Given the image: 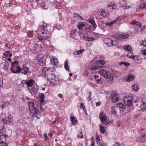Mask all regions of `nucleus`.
<instances>
[{"label": "nucleus", "mask_w": 146, "mask_h": 146, "mask_svg": "<svg viewBox=\"0 0 146 146\" xmlns=\"http://www.w3.org/2000/svg\"><path fill=\"white\" fill-rule=\"evenodd\" d=\"M42 74L43 77L47 78L49 81L54 80L55 78V76L52 74V71L48 69L46 67H44L43 69Z\"/></svg>", "instance_id": "f257e3e1"}, {"label": "nucleus", "mask_w": 146, "mask_h": 146, "mask_svg": "<svg viewBox=\"0 0 146 146\" xmlns=\"http://www.w3.org/2000/svg\"><path fill=\"white\" fill-rule=\"evenodd\" d=\"M98 72L105 78L110 81L113 80V77L114 74L113 73L111 70H109L107 72L106 70L102 69L99 70Z\"/></svg>", "instance_id": "f03ea898"}, {"label": "nucleus", "mask_w": 146, "mask_h": 146, "mask_svg": "<svg viewBox=\"0 0 146 146\" xmlns=\"http://www.w3.org/2000/svg\"><path fill=\"white\" fill-rule=\"evenodd\" d=\"M34 101L33 100H31V101L29 103V110L32 114L34 115L36 117L39 119V118L38 117V110L35 106L34 103Z\"/></svg>", "instance_id": "7ed1b4c3"}, {"label": "nucleus", "mask_w": 146, "mask_h": 146, "mask_svg": "<svg viewBox=\"0 0 146 146\" xmlns=\"http://www.w3.org/2000/svg\"><path fill=\"white\" fill-rule=\"evenodd\" d=\"M133 96L131 94H126L123 98L124 103L127 106H130L132 105Z\"/></svg>", "instance_id": "20e7f679"}, {"label": "nucleus", "mask_w": 146, "mask_h": 146, "mask_svg": "<svg viewBox=\"0 0 146 146\" xmlns=\"http://www.w3.org/2000/svg\"><path fill=\"white\" fill-rule=\"evenodd\" d=\"M18 62L17 61H15L12 63L11 70L13 73H17L20 72L21 68L18 65Z\"/></svg>", "instance_id": "39448f33"}, {"label": "nucleus", "mask_w": 146, "mask_h": 146, "mask_svg": "<svg viewBox=\"0 0 146 146\" xmlns=\"http://www.w3.org/2000/svg\"><path fill=\"white\" fill-rule=\"evenodd\" d=\"M141 104L140 106L141 109L142 110H145L146 109V96H143L141 99Z\"/></svg>", "instance_id": "423d86ee"}, {"label": "nucleus", "mask_w": 146, "mask_h": 146, "mask_svg": "<svg viewBox=\"0 0 146 146\" xmlns=\"http://www.w3.org/2000/svg\"><path fill=\"white\" fill-rule=\"evenodd\" d=\"M111 100L113 103H115L119 100L116 92H112L111 93Z\"/></svg>", "instance_id": "0eeeda50"}, {"label": "nucleus", "mask_w": 146, "mask_h": 146, "mask_svg": "<svg viewBox=\"0 0 146 146\" xmlns=\"http://www.w3.org/2000/svg\"><path fill=\"white\" fill-rule=\"evenodd\" d=\"M129 36V35L128 34H118L116 35V38L119 40H121L128 38Z\"/></svg>", "instance_id": "6e6552de"}, {"label": "nucleus", "mask_w": 146, "mask_h": 146, "mask_svg": "<svg viewBox=\"0 0 146 146\" xmlns=\"http://www.w3.org/2000/svg\"><path fill=\"white\" fill-rule=\"evenodd\" d=\"M29 68L26 67L25 65H23L20 69V72L24 74H26L29 72Z\"/></svg>", "instance_id": "1a4fd4ad"}, {"label": "nucleus", "mask_w": 146, "mask_h": 146, "mask_svg": "<svg viewBox=\"0 0 146 146\" xmlns=\"http://www.w3.org/2000/svg\"><path fill=\"white\" fill-rule=\"evenodd\" d=\"M104 41L105 44L109 46H111L113 45V41L110 38H104Z\"/></svg>", "instance_id": "9d476101"}, {"label": "nucleus", "mask_w": 146, "mask_h": 146, "mask_svg": "<svg viewBox=\"0 0 146 146\" xmlns=\"http://www.w3.org/2000/svg\"><path fill=\"white\" fill-rule=\"evenodd\" d=\"M28 88L29 91L32 95H35L38 91L37 88L34 87H32V88L31 87V88Z\"/></svg>", "instance_id": "9b49d317"}, {"label": "nucleus", "mask_w": 146, "mask_h": 146, "mask_svg": "<svg viewBox=\"0 0 146 146\" xmlns=\"http://www.w3.org/2000/svg\"><path fill=\"white\" fill-rule=\"evenodd\" d=\"M81 37L86 41H92L94 40V39L93 37H87L83 35H81Z\"/></svg>", "instance_id": "f8f14e48"}, {"label": "nucleus", "mask_w": 146, "mask_h": 146, "mask_svg": "<svg viewBox=\"0 0 146 146\" xmlns=\"http://www.w3.org/2000/svg\"><path fill=\"white\" fill-rule=\"evenodd\" d=\"M34 82V81L33 80L31 79L28 82H26L25 84L27 86L28 88H31L32 87L33 83Z\"/></svg>", "instance_id": "ddd939ff"}, {"label": "nucleus", "mask_w": 146, "mask_h": 146, "mask_svg": "<svg viewBox=\"0 0 146 146\" xmlns=\"http://www.w3.org/2000/svg\"><path fill=\"white\" fill-rule=\"evenodd\" d=\"M111 113L113 115H116L118 109V108L116 106H113L111 107Z\"/></svg>", "instance_id": "4468645a"}, {"label": "nucleus", "mask_w": 146, "mask_h": 146, "mask_svg": "<svg viewBox=\"0 0 146 146\" xmlns=\"http://www.w3.org/2000/svg\"><path fill=\"white\" fill-rule=\"evenodd\" d=\"M42 23L43 24L41 25V29L42 31H45V32H47L48 31L46 27L47 24L44 22H43Z\"/></svg>", "instance_id": "2eb2a0df"}, {"label": "nucleus", "mask_w": 146, "mask_h": 146, "mask_svg": "<svg viewBox=\"0 0 146 146\" xmlns=\"http://www.w3.org/2000/svg\"><path fill=\"white\" fill-rule=\"evenodd\" d=\"M39 100L42 104V103L44 102V95L43 93H41L38 97Z\"/></svg>", "instance_id": "dca6fc26"}, {"label": "nucleus", "mask_w": 146, "mask_h": 146, "mask_svg": "<svg viewBox=\"0 0 146 146\" xmlns=\"http://www.w3.org/2000/svg\"><path fill=\"white\" fill-rule=\"evenodd\" d=\"M50 59L51 62L52 63L54 64L57 63L58 62V60L57 58L54 56H50Z\"/></svg>", "instance_id": "f3484780"}, {"label": "nucleus", "mask_w": 146, "mask_h": 146, "mask_svg": "<svg viewBox=\"0 0 146 146\" xmlns=\"http://www.w3.org/2000/svg\"><path fill=\"white\" fill-rule=\"evenodd\" d=\"M120 7L124 9H127L130 8V6L127 4L122 3L120 4Z\"/></svg>", "instance_id": "a211bd4d"}, {"label": "nucleus", "mask_w": 146, "mask_h": 146, "mask_svg": "<svg viewBox=\"0 0 146 146\" xmlns=\"http://www.w3.org/2000/svg\"><path fill=\"white\" fill-rule=\"evenodd\" d=\"M99 116L101 121L106 119V115L103 112L100 113Z\"/></svg>", "instance_id": "6ab92c4d"}, {"label": "nucleus", "mask_w": 146, "mask_h": 146, "mask_svg": "<svg viewBox=\"0 0 146 146\" xmlns=\"http://www.w3.org/2000/svg\"><path fill=\"white\" fill-rule=\"evenodd\" d=\"M70 118L71 121L73 125H75L78 122L77 119H76V117H71Z\"/></svg>", "instance_id": "aec40b11"}, {"label": "nucleus", "mask_w": 146, "mask_h": 146, "mask_svg": "<svg viewBox=\"0 0 146 146\" xmlns=\"http://www.w3.org/2000/svg\"><path fill=\"white\" fill-rule=\"evenodd\" d=\"M116 104L118 107L124 109L126 108V106L121 103H117Z\"/></svg>", "instance_id": "412c9836"}, {"label": "nucleus", "mask_w": 146, "mask_h": 146, "mask_svg": "<svg viewBox=\"0 0 146 146\" xmlns=\"http://www.w3.org/2000/svg\"><path fill=\"white\" fill-rule=\"evenodd\" d=\"M134 79V76L132 74H130L129 75L127 80L128 82H131Z\"/></svg>", "instance_id": "4be33fe9"}, {"label": "nucleus", "mask_w": 146, "mask_h": 146, "mask_svg": "<svg viewBox=\"0 0 146 146\" xmlns=\"http://www.w3.org/2000/svg\"><path fill=\"white\" fill-rule=\"evenodd\" d=\"M9 64L7 62H5L3 65V68L5 70L7 71V70L9 68Z\"/></svg>", "instance_id": "5701e85b"}, {"label": "nucleus", "mask_w": 146, "mask_h": 146, "mask_svg": "<svg viewBox=\"0 0 146 146\" xmlns=\"http://www.w3.org/2000/svg\"><path fill=\"white\" fill-rule=\"evenodd\" d=\"M139 7L142 9H146V3L144 2H141L139 5Z\"/></svg>", "instance_id": "b1692460"}, {"label": "nucleus", "mask_w": 146, "mask_h": 146, "mask_svg": "<svg viewBox=\"0 0 146 146\" xmlns=\"http://www.w3.org/2000/svg\"><path fill=\"white\" fill-rule=\"evenodd\" d=\"M85 25V24L82 22L79 23L78 24V28L79 30H81L82 27L84 26Z\"/></svg>", "instance_id": "393cba45"}, {"label": "nucleus", "mask_w": 146, "mask_h": 146, "mask_svg": "<svg viewBox=\"0 0 146 146\" xmlns=\"http://www.w3.org/2000/svg\"><path fill=\"white\" fill-rule=\"evenodd\" d=\"M132 88L133 90H134L136 92L138 91L139 88L138 86L137 85H133L132 86Z\"/></svg>", "instance_id": "a878e982"}, {"label": "nucleus", "mask_w": 146, "mask_h": 146, "mask_svg": "<svg viewBox=\"0 0 146 146\" xmlns=\"http://www.w3.org/2000/svg\"><path fill=\"white\" fill-rule=\"evenodd\" d=\"M102 66H91L90 68L93 70H96L99 68H102Z\"/></svg>", "instance_id": "bb28decb"}, {"label": "nucleus", "mask_w": 146, "mask_h": 146, "mask_svg": "<svg viewBox=\"0 0 146 146\" xmlns=\"http://www.w3.org/2000/svg\"><path fill=\"white\" fill-rule=\"evenodd\" d=\"M12 53L10 52L9 51H7L4 53V55L6 57H9L10 58L12 56Z\"/></svg>", "instance_id": "cd10ccee"}, {"label": "nucleus", "mask_w": 146, "mask_h": 146, "mask_svg": "<svg viewBox=\"0 0 146 146\" xmlns=\"http://www.w3.org/2000/svg\"><path fill=\"white\" fill-rule=\"evenodd\" d=\"M64 67L66 70L68 71L69 70V68L68 66V60H66L64 62Z\"/></svg>", "instance_id": "c85d7f7f"}, {"label": "nucleus", "mask_w": 146, "mask_h": 146, "mask_svg": "<svg viewBox=\"0 0 146 146\" xmlns=\"http://www.w3.org/2000/svg\"><path fill=\"white\" fill-rule=\"evenodd\" d=\"M123 47L126 51H130L131 49V46L129 45H125Z\"/></svg>", "instance_id": "c756f323"}, {"label": "nucleus", "mask_w": 146, "mask_h": 146, "mask_svg": "<svg viewBox=\"0 0 146 146\" xmlns=\"http://www.w3.org/2000/svg\"><path fill=\"white\" fill-rule=\"evenodd\" d=\"M108 4V6L109 7H111L112 9H115L116 8V6L114 5L115 4L113 2H111L109 3Z\"/></svg>", "instance_id": "7c9ffc66"}, {"label": "nucleus", "mask_w": 146, "mask_h": 146, "mask_svg": "<svg viewBox=\"0 0 146 146\" xmlns=\"http://www.w3.org/2000/svg\"><path fill=\"white\" fill-rule=\"evenodd\" d=\"M133 60L139 61L141 59V58L140 56L138 55L134 56L132 58V59Z\"/></svg>", "instance_id": "2f4dec72"}, {"label": "nucleus", "mask_w": 146, "mask_h": 146, "mask_svg": "<svg viewBox=\"0 0 146 146\" xmlns=\"http://www.w3.org/2000/svg\"><path fill=\"white\" fill-rule=\"evenodd\" d=\"M7 144L0 139V146H7Z\"/></svg>", "instance_id": "473e14b6"}, {"label": "nucleus", "mask_w": 146, "mask_h": 146, "mask_svg": "<svg viewBox=\"0 0 146 146\" xmlns=\"http://www.w3.org/2000/svg\"><path fill=\"white\" fill-rule=\"evenodd\" d=\"M9 105V103L8 102H4L3 104L1 106V107L3 109L5 107H6L8 106Z\"/></svg>", "instance_id": "72a5a7b5"}, {"label": "nucleus", "mask_w": 146, "mask_h": 146, "mask_svg": "<svg viewBox=\"0 0 146 146\" xmlns=\"http://www.w3.org/2000/svg\"><path fill=\"white\" fill-rule=\"evenodd\" d=\"M100 13L101 15L103 17H105L106 16V13L105 11L102 10H100Z\"/></svg>", "instance_id": "f704fd0d"}, {"label": "nucleus", "mask_w": 146, "mask_h": 146, "mask_svg": "<svg viewBox=\"0 0 146 146\" xmlns=\"http://www.w3.org/2000/svg\"><path fill=\"white\" fill-rule=\"evenodd\" d=\"M100 130L102 133H104L106 131L104 126L102 125L100 126Z\"/></svg>", "instance_id": "c9c22d12"}, {"label": "nucleus", "mask_w": 146, "mask_h": 146, "mask_svg": "<svg viewBox=\"0 0 146 146\" xmlns=\"http://www.w3.org/2000/svg\"><path fill=\"white\" fill-rule=\"evenodd\" d=\"M84 50V49H82L78 51H75L74 52L75 55H78L81 53Z\"/></svg>", "instance_id": "e433bc0d"}, {"label": "nucleus", "mask_w": 146, "mask_h": 146, "mask_svg": "<svg viewBox=\"0 0 146 146\" xmlns=\"http://www.w3.org/2000/svg\"><path fill=\"white\" fill-rule=\"evenodd\" d=\"M96 140L97 141V143L98 145H99L101 143V142H99L100 140V139L99 135H96Z\"/></svg>", "instance_id": "4c0bfd02"}, {"label": "nucleus", "mask_w": 146, "mask_h": 146, "mask_svg": "<svg viewBox=\"0 0 146 146\" xmlns=\"http://www.w3.org/2000/svg\"><path fill=\"white\" fill-rule=\"evenodd\" d=\"M115 23V22H114V20L111 21L109 23H106V25L107 26H111L113 25Z\"/></svg>", "instance_id": "58836bf2"}, {"label": "nucleus", "mask_w": 146, "mask_h": 146, "mask_svg": "<svg viewBox=\"0 0 146 146\" xmlns=\"http://www.w3.org/2000/svg\"><path fill=\"white\" fill-rule=\"evenodd\" d=\"M101 121L102 124L103 125V126H105L107 124V122L106 119L102 120H101Z\"/></svg>", "instance_id": "ea45409f"}, {"label": "nucleus", "mask_w": 146, "mask_h": 146, "mask_svg": "<svg viewBox=\"0 0 146 146\" xmlns=\"http://www.w3.org/2000/svg\"><path fill=\"white\" fill-rule=\"evenodd\" d=\"M146 140V139L144 137V136L141 137L139 139V141L142 143L144 142Z\"/></svg>", "instance_id": "a19ab883"}, {"label": "nucleus", "mask_w": 146, "mask_h": 146, "mask_svg": "<svg viewBox=\"0 0 146 146\" xmlns=\"http://www.w3.org/2000/svg\"><path fill=\"white\" fill-rule=\"evenodd\" d=\"M127 57L131 59H132V58L134 56L133 54L131 53L130 52L128 53L127 54Z\"/></svg>", "instance_id": "79ce46f5"}, {"label": "nucleus", "mask_w": 146, "mask_h": 146, "mask_svg": "<svg viewBox=\"0 0 146 146\" xmlns=\"http://www.w3.org/2000/svg\"><path fill=\"white\" fill-rule=\"evenodd\" d=\"M128 106V107L127 108V112H129L131 110L133 109V106H132V105L130 106Z\"/></svg>", "instance_id": "37998d69"}, {"label": "nucleus", "mask_w": 146, "mask_h": 146, "mask_svg": "<svg viewBox=\"0 0 146 146\" xmlns=\"http://www.w3.org/2000/svg\"><path fill=\"white\" fill-rule=\"evenodd\" d=\"M122 18L121 16H119L118 17H117L115 20H114V22H115V23L117 22L118 21L120 20Z\"/></svg>", "instance_id": "c03bdc74"}, {"label": "nucleus", "mask_w": 146, "mask_h": 146, "mask_svg": "<svg viewBox=\"0 0 146 146\" xmlns=\"http://www.w3.org/2000/svg\"><path fill=\"white\" fill-rule=\"evenodd\" d=\"M74 17L77 18H80V19H83L82 17L81 16L79 15L78 14L74 13Z\"/></svg>", "instance_id": "a18cd8bd"}, {"label": "nucleus", "mask_w": 146, "mask_h": 146, "mask_svg": "<svg viewBox=\"0 0 146 146\" xmlns=\"http://www.w3.org/2000/svg\"><path fill=\"white\" fill-rule=\"evenodd\" d=\"M27 34L30 37H31L33 35V31H29L27 33Z\"/></svg>", "instance_id": "49530a36"}, {"label": "nucleus", "mask_w": 146, "mask_h": 146, "mask_svg": "<svg viewBox=\"0 0 146 146\" xmlns=\"http://www.w3.org/2000/svg\"><path fill=\"white\" fill-rule=\"evenodd\" d=\"M140 44L141 46H146V41H143L140 42Z\"/></svg>", "instance_id": "de8ad7c7"}, {"label": "nucleus", "mask_w": 146, "mask_h": 146, "mask_svg": "<svg viewBox=\"0 0 146 146\" xmlns=\"http://www.w3.org/2000/svg\"><path fill=\"white\" fill-rule=\"evenodd\" d=\"M98 62L101 65H104L105 64V62L103 60H100L98 61Z\"/></svg>", "instance_id": "09e8293b"}, {"label": "nucleus", "mask_w": 146, "mask_h": 146, "mask_svg": "<svg viewBox=\"0 0 146 146\" xmlns=\"http://www.w3.org/2000/svg\"><path fill=\"white\" fill-rule=\"evenodd\" d=\"M120 65L122 64H124L125 66H129V65L130 64L129 63L126 62H121L120 64Z\"/></svg>", "instance_id": "8fccbe9b"}, {"label": "nucleus", "mask_w": 146, "mask_h": 146, "mask_svg": "<svg viewBox=\"0 0 146 146\" xmlns=\"http://www.w3.org/2000/svg\"><path fill=\"white\" fill-rule=\"evenodd\" d=\"M44 135L45 138V140L46 141H47L49 140V138L47 137V134L45 133L44 134Z\"/></svg>", "instance_id": "3c124183"}, {"label": "nucleus", "mask_w": 146, "mask_h": 146, "mask_svg": "<svg viewBox=\"0 0 146 146\" xmlns=\"http://www.w3.org/2000/svg\"><path fill=\"white\" fill-rule=\"evenodd\" d=\"M141 53V54L143 55H146V50H141L140 51Z\"/></svg>", "instance_id": "603ef678"}, {"label": "nucleus", "mask_w": 146, "mask_h": 146, "mask_svg": "<svg viewBox=\"0 0 146 146\" xmlns=\"http://www.w3.org/2000/svg\"><path fill=\"white\" fill-rule=\"evenodd\" d=\"M92 143L91 144V146H95V142L94 141V140H93V139H94V137H92Z\"/></svg>", "instance_id": "864d4df0"}, {"label": "nucleus", "mask_w": 146, "mask_h": 146, "mask_svg": "<svg viewBox=\"0 0 146 146\" xmlns=\"http://www.w3.org/2000/svg\"><path fill=\"white\" fill-rule=\"evenodd\" d=\"M76 32V31L74 30H72L71 32V33H70V35H75V33Z\"/></svg>", "instance_id": "5fc2aeb1"}, {"label": "nucleus", "mask_w": 146, "mask_h": 146, "mask_svg": "<svg viewBox=\"0 0 146 146\" xmlns=\"http://www.w3.org/2000/svg\"><path fill=\"white\" fill-rule=\"evenodd\" d=\"M92 21V25L93 26V28H94V29L96 28V23L94 20Z\"/></svg>", "instance_id": "6e6d98bb"}, {"label": "nucleus", "mask_w": 146, "mask_h": 146, "mask_svg": "<svg viewBox=\"0 0 146 146\" xmlns=\"http://www.w3.org/2000/svg\"><path fill=\"white\" fill-rule=\"evenodd\" d=\"M96 81L97 84L100 83L102 82V80L101 79L96 80Z\"/></svg>", "instance_id": "4d7b16f0"}, {"label": "nucleus", "mask_w": 146, "mask_h": 146, "mask_svg": "<svg viewBox=\"0 0 146 146\" xmlns=\"http://www.w3.org/2000/svg\"><path fill=\"white\" fill-rule=\"evenodd\" d=\"M80 108H82L83 110L86 109L85 108V105L82 103H81V104H80Z\"/></svg>", "instance_id": "13d9d810"}, {"label": "nucleus", "mask_w": 146, "mask_h": 146, "mask_svg": "<svg viewBox=\"0 0 146 146\" xmlns=\"http://www.w3.org/2000/svg\"><path fill=\"white\" fill-rule=\"evenodd\" d=\"M134 24L138 26H139L140 27H141V23L140 22H135Z\"/></svg>", "instance_id": "bf43d9fd"}, {"label": "nucleus", "mask_w": 146, "mask_h": 146, "mask_svg": "<svg viewBox=\"0 0 146 146\" xmlns=\"http://www.w3.org/2000/svg\"><path fill=\"white\" fill-rule=\"evenodd\" d=\"M120 54L118 52H116L114 54V56H119L120 55Z\"/></svg>", "instance_id": "052dcab7"}, {"label": "nucleus", "mask_w": 146, "mask_h": 146, "mask_svg": "<svg viewBox=\"0 0 146 146\" xmlns=\"http://www.w3.org/2000/svg\"><path fill=\"white\" fill-rule=\"evenodd\" d=\"M140 102V98H138L134 100V102L135 103H139Z\"/></svg>", "instance_id": "680f3d73"}, {"label": "nucleus", "mask_w": 146, "mask_h": 146, "mask_svg": "<svg viewBox=\"0 0 146 146\" xmlns=\"http://www.w3.org/2000/svg\"><path fill=\"white\" fill-rule=\"evenodd\" d=\"M37 39L38 40V42H39V41L41 42L42 41V40L43 39V38H40L39 37H38L37 38Z\"/></svg>", "instance_id": "e2e57ef3"}, {"label": "nucleus", "mask_w": 146, "mask_h": 146, "mask_svg": "<svg viewBox=\"0 0 146 146\" xmlns=\"http://www.w3.org/2000/svg\"><path fill=\"white\" fill-rule=\"evenodd\" d=\"M100 146H107V145L105 143H103L100 144Z\"/></svg>", "instance_id": "0e129e2a"}, {"label": "nucleus", "mask_w": 146, "mask_h": 146, "mask_svg": "<svg viewBox=\"0 0 146 146\" xmlns=\"http://www.w3.org/2000/svg\"><path fill=\"white\" fill-rule=\"evenodd\" d=\"M113 146H121L120 144L119 143H116L114 144Z\"/></svg>", "instance_id": "69168bd1"}, {"label": "nucleus", "mask_w": 146, "mask_h": 146, "mask_svg": "<svg viewBox=\"0 0 146 146\" xmlns=\"http://www.w3.org/2000/svg\"><path fill=\"white\" fill-rule=\"evenodd\" d=\"M58 96L61 98H62L63 97V96L62 94H58Z\"/></svg>", "instance_id": "338daca9"}, {"label": "nucleus", "mask_w": 146, "mask_h": 146, "mask_svg": "<svg viewBox=\"0 0 146 146\" xmlns=\"http://www.w3.org/2000/svg\"><path fill=\"white\" fill-rule=\"evenodd\" d=\"M101 103L100 102H97L96 103V105L97 106H99L100 104Z\"/></svg>", "instance_id": "774afa93"}]
</instances>
